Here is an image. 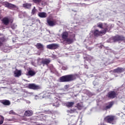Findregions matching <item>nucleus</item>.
Returning <instances> with one entry per match:
<instances>
[{
    "label": "nucleus",
    "mask_w": 125,
    "mask_h": 125,
    "mask_svg": "<svg viewBox=\"0 0 125 125\" xmlns=\"http://www.w3.org/2000/svg\"><path fill=\"white\" fill-rule=\"evenodd\" d=\"M38 49L40 51H42L44 50V46L41 43H37L35 45Z\"/></svg>",
    "instance_id": "nucleus-16"
},
{
    "label": "nucleus",
    "mask_w": 125,
    "mask_h": 125,
    "mask_svg": "<svg viewBox=\"0 0 125 125\" xmlns=\"http://www.w3.org/2000/svg\"><path fill=\"white\" fill-rule=\"evenodd\" d=\"M74 104L73 102H68L65 104V105L68 107H72Z\"/></svg>",
    "instance_id": "nucleus-22"
},
{
    "label": "nucleus",
    "mask_w": 125,
    "mask_h": 125,
    "mask_svg": "<svg viewBox=\"0 0 125 125\" xmlns=\"http://www.w3.org/2000/svg\"><path fill=\"white\" fill-rule=\"evenodd\" d=\"M0 103H1L4 106H10L11 104V103L10 101L8 100H3L0 101Z\"/></svg>",
    "instance_id": "nucleus-14"
},
{
    "label": "nucleus",
    "mask_w": 125,
    "mask_h": 125,
    "mask_svg": "<svg viewBox=\"0 0 125 125\" xmlns=\"http://www.w3.org/2000/svg\"><path fill=\"white\" fill-rule=\"evenodd\" d=\"M114 104V101H111L108 102L107 104H105V105H106V106H103V110L107 111V110L110 109L113 106Z\"/></svg>",
    "instance_id": "nucleus-9"
},
{
    "label": "nucleus",
    "mask_w": 125,
    "mask_h": 125,
    "mask_svg": "<svg viewBox=\"0 0 125 125\" xmlns=\"http://www.w3.org/2000/svg\"><path fill=\"white\" fill-rule=\"evenodd\" d=\"M118 93L117 91H110L106 95V97L108 99H114L115 98L117 97Z\"/></svg>",
    "instance_id": "nucleus-5"
},
{
    "label": "nucleus",
    "mask_w": 125,
    "mask_h": 125,
    "mask_svg": "<svg viewBox=\"0 0 125 125\" xmlns=\"http://www.w3.org/2000/svg\"><path fill=\"white\" fill-rule=\"evenodd\" d=\"M69 85H66L65 86H64V88H65V89L69 88Z\"/></svg>",
    "instance_id": "nucleus-31"
},
{
    "label": "nucleus",
    "mask_w": 125,
    "mask_h": 125,
    "mask_svg": "<svg viewBox=\"0 0 125 125\" xmlns=\"http://www.w3.org/2000/svg\"><path fill=\"white\" fill-rule=\"evenodd\" d=\"M22 6L25 9H29L32 7V4L26 3L23 4Z\"/></svg>",
    "instance_id": "nucleus-21"
},
{
    "label": "nucleus",
    "mask_w": 125,
    "mask_h": 125,
    "mask_svg": "<svg viewBox=\"0 0 125 125\" xmlns=\"http://www.w3.org/2000/svg\"><path fill=\"white\" fill-rule=\"evenodd\" d=\"M64 68H65V67H62V69Z\"/></svg>",
    "instance_id": "nucleus-33"
},
{
    "label": "nucleus",
    "mask_w": 125,
    "mask_h": 125,
    "mask_svg": "<svg viewBox=\"0 0 125 125\" xmlns=\"http://www.w3.org/2000/svg\"><path fill=\"white\" fill-rule=\"evenodd\" d=\"M15 77H19L21 76V71L18 70L14 72Z\"/></svg>",
    "instance_id": "nucleus-23"
},
{
    "label": "nucleus",
    "mask_w": 125,
    "mask_h": 125,
    "mask_svg": "<svg viewBox=\"0 0 125 125\" xmlns=\"http://www.w3.org/2000/svg\"><path fill=\"white\" fill-rule=\"evenodd\" d=\"M47 23L49 26L53 27L56 24V22L53 21H51L50 19H48L47 20Z\"/></svg>",
    "instance_id": "nucleus-17"
},
{
    "label": "nucleus",
    "mask_w": 125,
    "mask_h": 125,
    "mask_svg": "<svg viewBox=\"0 0 125 125\" xmlns=\"http://www.w3.org/2000/svg\"><path fill=\"white\" fill-rule=\"evenodd\" d=\"M69 36V33L67 32H63L62 33V37L64 41L62 42V44H65V42H66V43L67 44H72L74 42L73 39L68 38Z\"/></svg>",
    "instance_id": "nucleus-2"
},
{
    "label": "nucleus",
    "mask_w": 125,
    "mask_h": 125,
    "mask_svg": "<svg viewBox=\"0 0 125 125\" xmlns=\"http://www.w3.org/2000/svg\"><path fill=\"white\" fill-rule=\"evenodd\" d=\"M5 41V39L3 38H0V47L3 45V42Z\"/></svg>",
    "instance_id": "nucleus-25"
},
{
    "label": "nucleus",
    "mask_w": 125,
    "mask_h": 125,
    "mask_svg": "<svg viewBox=\"0 0 125 125\" xmlns=\"http://www.w3.org/2000/svg\"><path fill=\"white\" fill-rule=\"evenodd\" d=\"M42 0H32V2L36 4H40L42 2Z\"/></svg>",
    "instance_id": "nucleus-26"
},
{
    "label": "nucleus",
    "mask_w": 125,
    "mask_h": 125,
    "mask_svg": "<svg viewBox=\"0 0 125 125\" xmlns=\"http://www.w3.org/2000/svg\"><path fill=\"white\" fill-rule=\"evenodd\" d=\"M38 117H39V118H44V117H45V116H43V115L42 114L40 115Z\"/></svg>",
    "instance_id": "nucleus-30"
},
{
    "label": "nucleus",
    "mask_w": 125,
    "mask_h": 125,
    "mask_svg": "<svg viewBox=\"0 0 125 125\" xmlns=\"http://www.w3.org/2000/svg\"><path fill=\"white\" fill-rule=\"evenodd\" d=\"M111 40L113 42H125V37L122 35H116L115 36L112 37Z\"/></svg>",
    "instance_id": "nucleus-4"
},
{
    "label": "nucleus",
    "mask_w": 125,
    "mask_h": 125,
    "mask_svg": "<svg viewBox=\"0 0 125 125\" xmlns=\"http://www.w3.org/2000/svg\"><path fill=\"white\" fill-rule=\"evenodd\" d=\"M27 88L34 90H37L41 89V86L35 83H29L27 86Z\"/></svg>",
    "instance_id": "nucleus-6"
},
{
    "label": "nucleus",
    "mask_w": 125,
    "mask_h": 125,
    "mask_svg": "<svg viewBox=\"0 0 125 125\" xmlns=\"http://www.w3.org/2000/svg\"><path fill=\"white\" fill-rule=\"evenodd\" d=\"M37 12V9H36V7H34L33 9H32V11H31V14L32 15H34Z\"/></svg>",
    "instance_id": "nucleus-27"
},
{
    "label": "nucleus",
    "mask_w": 125,
    "mask_h": 125,
    "mask_svg": "<svg viewBox=\"0 0 125 125\" xmlns=\"http://www.w3.org/2000/svg\"><path fill=\"white\" fill-rule=\"evenodd\" d=\"M59 47V45L58 44L52 43L47 45V48L48 49H57Z\"/></svg>",
    "instance_id": "nucleus-12"
},
{
    "label": "nucleus",
    "mask_w": 125,
    "mask_h": 125,
    "mask_svg": "<svg viewBox=\"0 0 125 125\" xmlns=\"http://www.w3.org/2000/svg\"><path fill=\"white\" fill-rule=\"evenodd\" d=\"M33 111L31 110H27L24 112V115L26 117H31L33 115Z\"/></svg>",
    "instance_id": "nucleus-15"
},
{
    "label": "nucleus",
    "mask_w": 125,
    "mask_h": 125,
    "mask_svg": "<svg viewBox=\"0 0 125 125\" xmlns=\"http://www.w3.org/2000/svg\"><path fill=\"white\" fill-rule=\"evenodd\" d=\"M107 29L106 28H105L104 30H101V31H99L98 29H95L94 32V35L96 37L99 36L101 34L105 35L107 32Z\"/></svg>",
    "instance_id": "nucleus-8"
},
{
    "label": "nucleus",
    "mask_w": 125,
    "mask_h": 125,
    "mask_svg": "<svg viewBox=\"0 0 125 125\" xmlns=\"http://www.w3.org/2000/svg\"><path fill=\"white\" fill-rule=\"evenodd\" d=\"M51 62V60L50 58H38L37 60V64L39 66H43L46 65L48 66L49 63Z\"/></svg>",
    "instance_id": "nucleus-3"
},
{
    "label": "nucleus",
    "mask_w": 125,
    "mask_h": 125,
    "mask_svg": "<svg viewBox=\"0 0 125 125\" xmlns=\"http://www.w3.org/2000/svg\"><path fill=\"white\" fill-rule=\"evenodd\" d=\"M125 70V68L118 67L114 69V72L117 73H121L124 72Z\"/></svg>",
    "instance_id": "nucleus-18"
},
{
    "label": "nucleus",
    "mask_w": 125,
    "mask_h": 125,
    "mask_svg": "<svg viewBox=\"0 0 125 125\" xmlns=\"http://www.w3.org/2000/svg\"><path fill=\"white\" fill-rule=\"evenodd\" d=\"M4 118L3 117L1 116V118H0V125H1L3 124Z\"/></svg>",
    "instance_id": "nucleus-29"
},
{
    "label": "nucleus",
    "mask_w": 125,
    "mask_h": 125,
    "mask_svg": "<svg viewBox=\"0 0 125 125\" xmlns=\"http://www.w3.org/2000/svg\"><path fill=\"white\" fill-rule=\"evenodd\" d=\"M35 74H36V73H35V72L32 70H29L28 71V76H33Z\"/></svg>",
    "instance_id": "nucleus-24"
},
{
    "label": "nucleus",
    "mask_w": 125,
    "mask_h": 125,
    "mask_svg": "<svg viewBox=\"0 0 125 125\" xmlns=\"http://www.w3.org/2000/svg\"><path fill=\"white\" fill-rule=\"evenodd\" d=\"M115 119V116L113 115H108L107 116H105L104 118V122L109 123L111 124Z\"/></svg>",
    "instance_id": "nucleus-7"
},
{
    "label": "nucleus",
    "mask_w": 125,
    "mask_h": 125,
    "mask_svg": "<svg viewBox=\"0 0 125 125\" xmlns=\"http://www.w3.org/2000/svg\"><path fill=\"white\" fill-rule=\"evenodd\" d=\"M101 125H104V124H101Z\"/></svg>",
    "instance_id": "nucleus-32"
},
{
    "label": "nucleus",
    "mask_w": 125,
    "mask_h": 125,
    "mask_svg": "<svg viewBox=\"0 0 125 125\" xmlns=\"http://www.w3.org/2000/svg\"><path fill=\"white\" fill-rule=\"evenodd\" d=\"M97 27L100 28L101 29H103L104 30H105V28L107 29V32H109L111 30V27H109V26L106 24L103 25L102 23L97 24Z\"/></svg>",
    "instance_id": "nucleus-11"
},
{
    "label": "nucleus",
    "mask_w": 125,
    "mask_h": 125,
    "mask_svg": "<svg viewBox=\"0 0 125 125\" xmlns=\"http://www.w3.org/2000/svg\"><path fill=\"white\" fill-rule=\"evenodd\" d=\"M75 107H76L78 110H82L83 108V104L81 103L76 104V106H75Z\"/></svg>",
    "instance_id": "nucleus-20"
},
{
    "label": "nucleus",
    "mask_w": 125,
    "mask_h": 125,
    "mask_svg": "<svg viewBox=\"0 0 125 125\" xmlns=\"http://www.w3.org/2000/svg\"><path fill=\"white\" fill-rule=\"evenodd\" d=\"M77 75L70 74L64 75L60 78V82H69L73 81L77 79Z\"/></svg>",
    "instance_id": "nucleus-1"
},
{
    "label": "nucleus",
    "mask_w": 125,
    "mask_h": 125,
    "mask_svg": "<svg viewBox=\"0 0 125 125\" xmlns=\"http://www.w3.org/2000/svg\"><path fill=\"white\" fill-rule=\"evenodd\" d=\"M38 16L41 18H45L47 17V15L45 12H39L38 13Z\"/></svg>",
    "instance_id": "nucleus-19"
},
{
    "label": "nucleus",
    "mask_w": 125,
    "mask_h": 125,
    "mask_svg": "<svg viewBox=\"0 0 125 125\" xmlns=\"http://www.w3.org/2000/svg\"><path fill=\"white\" fill-rule=\"evenodd\" d=\"M2 23L5 26H8L10 22L9 19L8 17H4L1 20Z\"/></svg>",
    "instance_id": "nucleus-13"
},
{
    "label": "nucleus",
    "mask_w": 125,
    "mask_h": 125,
    "mask_svg": "<svg viewBox=\"0 0 125 125\" xmlns=\"http://www.w3.org/2000/svg\"><path fill=\"white\" fill-rule=\"evenodd\" d=\"M3 5L5 7L8 8L10 9L16 8V5L9 3L7 1L4 2Z\"/></svg>",
    "instance_id": "nucleus-10"
},
{
    "label": "nucleus",
    "mask_w": 125,
    "mask_h": 125,
    "mask_svg": "<svg viewBox=\"0 0 125 125\" xmlns=\"http://www.w3.org/2000/svg\"><path fill=\"white\" fill-rule=\"evenodd\" d=\"M124 74H125V72L124 73Z\"/></svg>",
    "instance_id": "nucleus-34"
},
{
    "label": "nucleus",
    "mask_w": 125,
    "mask_h": 125,
    "mask_svg": "<svg viewBox=\"0 0 125 125\" xmlns=\"http://www.w3.org/2000/svg\"><path fill=\"white\" fill-rule=\"evenodd\" d=\"M77 111V109H70V110L68 111V112L70 113H74L75 112Z\"/></svg>",
    "instance_id": "nucleus-28"
}]
</instances>
